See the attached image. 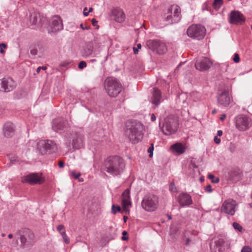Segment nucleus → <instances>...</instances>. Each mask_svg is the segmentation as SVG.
I'll return each instance as SVG.
<instances>
[{
	"label": "nucleus",
	"instance_id": "58836bf2",
	"mask_svg": "<svg viewBox=\"0 0 252 252\" xmlns=\"http://www.w3.org/2000/svg\"><path fill=\"white\" fill-rule=\"evenodd\" d=\"M57 230L58 231L61 233V234L62 235V233L63 231H64V227L63 225L60 224L57 227Z\"/></svg>",
	"mask_w": 252,
	"mask_h": 252
},
{
	"label": "nucleus",
	"instance_id": "37998d69",
	"mask_svg": "<svg viewBox=\"0 0 252 252\" xmlns=\"http://www.w3.org/2000/svg\"><path fill=\"white\" fill-rule=\"evenodd\" d=\"M205 190L206 191H207L208 192H209V193L212 192V189L211 188V186L210 185H208V186H207L205 187Z\"/></svg>",
	"mask_w": 252,
	"mask_h": 252
},
{
	"label": "nucleus",
	"instance_id": "1a4fd4ad",
	"mask_svg": "<svg viewBox=\"0 0 252 252\" xmlns=\"http://www.w3.org/2000/svg\"><path fill=\"white\" fill-rule=\"evenodd\" d=\"M205 33L206 29L201 25H192L187 30V34L189 37L197 40L202 39Z\"/></svg>",
	"mask_w": 252,
	"mask_h": 252
},
{
	"label": "nucleus",
	"instance_id": "ea45409f",
	"mask_svg": "<svg viewBox=\"0 0 252 252\" xmlns=\"http://www.w3.org/2000/svg\"><path fill=\"white\" fill-rule=\"evenodd\" d=\"M7 45L4 43H0V53H3L4 52L3 49H5Z\"/></svg>",
	"mask_w": 252,
	"mask_h": 252
},
{
	"label": "nucleus",
	"instance_id": "5701e85b",
	"mask_svg": "<svg viewBox=\"0 0 252 252\" xmlns=\"http://www.w3.org/2000/svg\"><path fill=\"white\" fill-rule=\"evenodd\" d=\"M94 45L92 42L86 43L82 52L83 56L84 57H88L92 55L93 57H97L99 52L94 51L93 52Z\"/></svg>",
	"mask_w": 252,
	"mask_h": 252
},
{
	"label": "nucleus",
	"instance_id": "8fccbe9b",
	"mask_svg": "<svg viewBox=\"0 0 252 252\" xmlns=\"http://www.w3.org/2000/svg\"><path fill=\"white\" fill-rule=\"evenodd\" d=\"M87 10V7H85L84 9V11H83V14L85 16H87L89 15V12H87L86 11V10Z\"/></svg>",
	"mask_w": 252,
	"mask_h": 252
},
{
	"label": "nucleus",
	"instance_id": "6e6552de",
	"mask_svg": "<svg viewBox=\"0 0 252 252\" xmlns=\"http://www.w3.org/2000/svg\"><path fill=\"white\" fill-rule=\"evenodd\" d=\"M146 46L153 52L162 55L167 51V47L165 44L159 40H149L146 42Z\"/></svg>",
	"mask_w": 252,
	"mask_h": 252
},
{
	"label": "nucleus",
	"instance_id": "a18cd8bd",
	"mask_svg": "<svg viewBox=\"0 0 252 252\" xmlns=\"http://www.w3.org/2000/svg\"><path fill=\"white\" fill-rule=\"evenodd\" d=\"M214 141L216 144H219L220 142V139L218 138L217 136L214 137Z\"/></svg>",
	"mask_w": 252,
	"mask_h": 252
},
{
	"label": "nucleus",
	"instance_id": "774afa93",
	"mask_svg": "<svg viewBox=\"0 0 252 252\" xmlns=\"http://www.w3.org/2000/svg\"><path fill=\"white\" fill-rule=\"evenodd\" d=\"M93 8H92V7H90V8H89V12H90L92 11H93Z\"/></svg>",
	"mask_w": 252,
	"mask_h": 252
},
{
	"label": "nucleus",
	"instance_id": "9d476101",
	"mask_svg": "<svg viewBox=\"0 0 252 252\" xmlns=\"http://www.w3.org/2000/svg\"><path fill=\"white\" fill-rule=\"evenodd\" d=\"M37 149L41 155L55 152L57 149L56 143L52 140H41L37 143Z\"/></svg>",
	"mask_w": 252,
	"mask_h": 252
},
{
	"label": "nucleus",
	"instance_id": "dca6fc26",
	"mask_svg": "<svg viewBox=\"0 0 252 252\" xmlns=\"http://www.w3.org/2000/svg\"><path fill=\"white\" fill-rule=\"evenodd\" d=\"M121 203L124 211L126 213H129V207L131 206V201L130 196V190L126 189L123 193L121 198Z\"/></svg>",
	"mask_w": 252,
	"mask_h": 252
},
{
	"label": "nucleus",
	"instance_id": "69168bd1",
	"mask_svg": "<svg viewBox=\"0 0 252 252\" xmlns=\"http://www.w3.org/2000/svg\"><path fill=\"white\" fill-rule=\"evenodd\" d=\"M66 65H67V63H62V64H61V65H62V66H63V67L66 66Z\"/></svg>",
	"mask_w": 252,
	"mask_h": 252
},
{
	"label": "nucleus",
	"instance_id": "aec40b11",
	"mask_svg": "<svg viewBox=\"0 0 252 252\" xmlns=\"http://www.w3.org/2000/svg\"><path fill=\"white\" fill-rule=\"evenodd\" d=\"M212 65V62L207 58H202L198 60L195 64L197 69L204 71L208 69Z\"/></svg>",
	"mask_w": 252,
	"mask_h": 252
},
{
	"label": "nucleus",
	"instance_id": "4c0bfd02",
	"mask_svg": "<svg viewBox=\"0 0 252 252\" xmlns=\"http://www.w3.org/2000/svg\"><path fill=\"white\" fill-rule=\"evenodd\" d=\"M233 61L236 63H238L240 62L239 55L237 53L234 54V58H233Z\"/></svg>",
	"mask_w": 252,
	"mask_h": 252
},
{
	"label": "nucleus",
	"instance_id": "0e129e2a",
	"mask_svg": "<svg viewBox=\"0 0 252 252\" xmlns=\"http://www.w3.org/2000/svg\"><path fill=\"white\" fill-rule=\"evenodd\" d=\"M230 151L231 153H234V149H232V148H230Z\"/></svg>",
	"mask_w": 252,
	"mask_h": 252
},
{
	"label": "nucleus",
	"instance_id": "de8ad7c7",
	"mask_svg": "<svg viewBox=\"0 0 252 252\" xmlns=\"http://www.w3.org/2000/svg\"><path fill=\"white\" fill-rule=\"evenodd\" d=\"M37 51L36 49H32L31 50V54L32 55H35L37 54Z\"/></svg>",
	"mask_w": 252,
	"mask_h": 252
},
{
	"label": "nucleus",
	"instance_id": "680f3d73",
	"mask_svg": "<svg viewBox=\"0 0 252 252\" xmlns=\"http://www.w3.org/2000/svg\"><path fill=\"white\" fill-rule=\"evenodd\" d=\"M8 237L9 239H11V238H12V237H13V235H12V234H9L8 235Z\"/></svg>",
	"mask_w": 252,
	"mask_h": 252
},
{
	"label": "nucleus",
	"instance_id": "2eb2a0df",
	"mask_svg": "<svg viewBox=\"0 0 252 252\" xmlns=\"http://www.w3.org/2000/svg\"><path fill=\"white\" fill-rule=\"evenodd\" d=\"M228 21L231 24L241 25L244 23L245 18L240 12L234 10L230 12Z\"/></svg>",
	"mask_w": 252,
	"mask_h": 252
},
{
	"label": "nucleus",
	"instance_id": "79ce46f5",
	"mask_svg": "<svg viewBox=\"0 0 252 252\" xmlns=\"http://www.w3.org/2000/svg\"><path fill=\"white\" fill-rule=\"evenodd\" d=\"M169 189L170 191L172 192L176 191V188L175 187V185L174 184H171L169 187Z\"/></svg>",
	"mask_w": 252,
	"mask_h": 252
},
{
	"label": "nucleus",
	"instance_id": "4468645a",
	"mask_svg": "<svg viewBox=\"0 0 252 252\" xmlns=\"http://www.w3.org/2000/svg\"><path fill=\"white\" fill-rule=\"evenodd\" d=\"M69 124L68 122L62 118L55 119L52 122V128L57 132L62 133L68 130Z\"/></svg>",
	"mask_w": 252,
	"mask_h": 252
},
{
	"label": "nucleus",
	"instance_id": "473e14b6",
	"mask_svg": "<svg viewBox=\"0 0 252 252\" xmlns=\"http://www.w3.org/2000/svg\"><path fill=\"white\" fill-rule=\"evenodd\" d=\"M62 237H63V239L64 240V242L66 244H68L69 243V239L67 237V236L66 235L65 231H63L62 235Z\"/></svg>",
	"mask_w": 252,
	"mask_h": 252
},
{
	"label": "nucleus",
	"instance_id": "e433bc0d",
	"mask_svg": "<svg viewBox=\"0 0 252 252\" xmlns=\"http://www.w3.org/2000/svg\"><path fill=\"white\" fill-rule=\"evenodd\" d=\"M86 66L87 63L85 61H81L78 64V68L80 69H83Z\"/></svg>",
	"mask_w": 252,
	"mask_h": 252
},
{
	"label": "nucleus",
	"instance_id": "5fc2aeb1",
	"mask_svg": "<svg viewBox=\"0 0 252 252\" xmlns=\"http://www.w3.org/2000/svg\"><path fill=\"white\" fill-rule=\"evenodd\" d=\"M208 178H209V179L212 180H212H214V179L215 177L212 174H209L208 175Z\"/></svg>",
	"mask_w": 252,
	"mask_h": 252
},
{
	"label": "nucleus",
	"instance_id": "c9c22d12",
	"mask_svg": "<svg viewBox=\"0 0 252 252\" xmlns=\"http://www.w3.org/2000/svg\"><path fill=\"white\" fill-rule=\"evenodd\" d=\"M241 252H252V250L249 246H244L242 249Z\"/></svg>",
	"mask_w": 252,
	"mask_h": 252
},
{
	"label": "nucleus",
	"instance_id": "20e7f679",
	"mask_svg": "<svg viewBox=\"0 0 252 252\" xmlns=\"http://www.w3.org/2000/svg\"><path fill=\"white\" fill-rule=\"evenodd\" d=\"M158 197L152 193L145 195L141 202L142 207L147 212H153L158 206Z\"/></svg>",
	"mask_w": 252,
	"mask_h": 252
},
{
	"label": "nucleus",
	"instance_id": "ddd939ff",
	"mask_svg": "<svg viewBox=\"0 0 252 252\" xmlns=\"http://www.w3.org/2000/svg\"><path fill=\"white\" fill-rule=\"evenodd\" d=\"M45 181L42 173H33L24 176L22 179L23 183H27L31 185L41 184Z\"/></svg>",
	"mask_w": 252,
	"mask_h": 252
},
{
	"label": "nucleus",
	"instance_id": "b1692460",
	"mask_svg": "<svg viewBox=\"0 0 252 252\" xmlns=\"http://www.w3.org/2000/svg\"><path fill=\"white\" fill-rule=\"evenodd\" d=\"M52 32H56L63 29L62 20L58 16L53 17L51 24Z\"/></svg>",
	"mask_w": 252,
	"mask_h": 252
},
{
	"label": "nucleus",
	"instance_id": "423d86ee",
	"mask_svg": "<svg viewBox=\"0 0 252 252\" xmlns=\"http://www.w3.org/2000/svg\"><path fill=\"white\" fill-rule=\"evenodd\" d=\"M181 17V8L178 5L171 6L164 16L167 24L177 23L180 20Z\"/></svg>",
	"mask_w": 252,
	"mask_h": 252
},
{
	"label": "nucleus",
	"instance_id": "49530a36",
	"mask_svg": "<svg viewBox=\"0 0 252 252\" xmlns=\"http://www.w3.org/2000/svg\"><path fill=\"white\" fill-rule=\"evenodd\" d=\"M80 28L82 30H88L90 29V27H89V26L84 27V26H83V25L82 24H80Z\"/></svg>",
	"mask_w": 252,
	"mask_h": 252
},
{
	"label": "nucleus",
	"instance_id": "412c9836",
	"mask_svg": "<svg viewBox=\"0 0 252 252\" xmlns=\"http://www.w3.org/2000/svg\"><path fill=\"white\" fill-rule=\"evenodd\" d=\"M178 201L182 207L189 206L193 203L191 196L187 192L180 193L178 197Z\"/></svg>",
	"mask_w": 252,
	"mask_h": 252
},
{
	"label": "nucleus",
	"instance_id": "09e8293b",
	"mask_svg": "<svg viewBox=\"0 0 252 252\" xmlns=\"http://www.w3.org/2000/svg\"><path fill=\"white\" fill-rule=\"evenodd\" d=\"M59 166L60 168H63L64 167V162L63 161H59Z\"/></svg>",
	"mask_w": 252,
	"mask_h": 252
},
{
	"label": "nucleus",
	"instance_id": "c85d7f7f",
	"mask_svg": "<svg viewBox=\"0 0 252 252\" xmlns=\"http://www.w3.org/2000/svg\"><path fill=\"white\" fill-rule=\"evenodd\" d=\"M121 208L119 206H115L113 204L112 206L111 211L113 214H116L117 212H121Z\"/></svg>",
	"mask_w": 252,
	"mask_h": 252
},
{
	"label": "nucleus",
	"instance_id": "9b49d317",
	"mask_svg": "<svg viewBox=\"0 0 252 252\" xmlns=\"http://www.w3.org/2000/svg\"><path fill=\"white\" fill-rule=\"evenodd\" d=\"M237 207L238 204L236 201L232 199L229 198L223 202L220 211L221 213L232 216L234 215Z\"/></svg>",
	"mask_w": 252,
	"mask_h": 252
},
{
	"label": "nucleus",
	"instance_id": "0eeeda50",
	"mask_svg": "<svg viewBox=\"0 0 252 252\" xmlns=\"http://www.w3.org/2000/svg\"><path fill=\"white\" fill-rule=\"evenodd\" d=\"M179 125L177 117L173 116H169L164 120L162 131L165 135H170L175 133L178 129Z\"/></svg>",
	"mask_w": 252,
	"mask_h": 252
},
{
	"label": "nucleus",
	"instance_id": "a19ab883",
	"mask_svg": "<svg viewBox=\"0 0 252 252\" xmlns=\"http://www.w3.org/2000/svg\"><path fill=\"white\" fill-rule=\"evenodd\" d=\"M71 175L76 179H79V177L81 176V174L80 173H76L74 171H72L71 172Z\"/></svg>",
	"mask_w": 252,
	"mask_h": 252
},
{
	"label": "nucleus",
	"instance_id": "393cba45",
	"mask_svg": "<svg viewBox=\"0 0 252 252\" xmlns=\"http://www.w3.org/2000/svg\"><path fill=\"white\" fill-rule=\"evenodd\" d=\"M112 14L114 17V20L117 22L122 23L125 19V15L124 11L119 8L113 9Z\"/></svg>",
	"mask_w": 252,
	"mask_h": 252
},
{
	"label": "nucleus",
	"instance_id": "f8f14e48",
	"mask_svg": "<svg viewBox=\"0 0 252 252\" xmlns=\"http://www.w3.org/2000/svg\"><path fill=\"white\" fill-rule=\"evenodd\" d=\"M20 236V241L22 245H32L34 242V234L29 229L25 228L17 233Z\"/></svg>",
	"mask_w": 252,
	"mask_h": 252
},
{
	"label": "nucleus",
	"instance_id": "6ab92c4d",
	"mask_svg": "<svg viewBox=\"0 0 252 252\" xmlns=\"http://www.w3.org/2000/svg\"><path fill=\"white\" fill-rule=\"evenodd\" d=\"M69 138V141L72 140V145L73 148L79 149L83 146L84 137L81 134L73 133Z\"/></svg>",
	"mask_w": 252,
	"mask_h": 252
},
{
	"label": "nucleus",
	"instance_id": "72a5a7b5",
	"mask_svg": "<svg viewBox=\"0 0 252 252\" xmlns=\"http://www.w3.org/2000/svg\"><path fill=\"white\" fill-rule=\"evenodd\" d=\"M141 48V45L138 43L136 45V47H133V52L134 54H137L138 52L139 49Z\"/></svg>",
	"mask_w": 252,
	"mask_h": 252
},
{
	"label": "nucleus",
	"instance_id": "864d4df0",
	"mask_svg": "<svg viewBox=\"0 0 252 252\" xmlns=\"http://www.w3.org/2000/svg\"><path fill=\"white\" fill-rule=\"evenodd\" d=\"M226 115L225 114H223L222 115H221L220 117V119L221 121H223V120H225V119L226 118Z\"/></svg>",
	"mask_w": 252,
	"mask_h": 252
},
{
	"label": "nucleus",
	"instance_id": "052dcab7",
	"mask_svg": "<svg viewBox=\"0 0 252 252\" xmlns=\"http://www.w3.org/2000/svg\"><path fill=\"white\" fill-rule=\"evenodd\" d=\"M90 62L93 63L96 62V60L95 59H92V60H91L90 61Z\"/></svg>",
	"mask_w": 252,
	"mask_h": 252
},
{
	"label": "nucleus",
	"instance_id": "bf43d9fd",
	"mask_svg": "<svg viewBox=\"0 0 252 252\" xmlns=\"http://www.w3.org/2000/svg\"><path fill=\"white\" fill-rule=\"evenodd\" d=\"M189 242H190V239H189V238H187V240H186V244L187 245H189Z\"/></svg>",
	"mask_w": 252,
	"mask_h": 252
},
{
	"label": "nucleus",
	"instance_id": "7c9ffc66",
	"mask_svg": "<svg viewBox=\"0 0 252 252\" xmlns=\"http://www.w3.org/2000/svg\"><path fill=\"white\" fill-rule=\"evenodd\" d=\"M233 226L235 230H238L239 232H242L243 230L242 226L237 222H233Z\"/></svg>",
	"mask_w": 252,
	"mask_h": 252
},
{
	"label": "nucleus",
	"instance_id": "338daca9",
	"mask_svg": "<svg viewBox=\"0 0 252 252\" xmlns=\"http://www.w3.org/2000/svg\"><path fill=\"white\" fill-rule=\"evenodd\" d=\"M123 235H126L127 234V232L126 231H124L122 233Z\"/></svg>",
	"mask_w": 252,
	"mask_h": 252
},
{
	"label": "nucleus",
	"instance_id": "3c124183",
	"mask_svg": "<svg viewBox=\"0 0 252 252\" xmlns=\"http://www.w3.org/2000/svg\"><path fill=\"white\" fill-rule=\"evenodd\" d=\"M92 25L94 26H95L96 24H97V21L96 20V19L94 18L92 20Z\"/></svg>",
	"mask_w": 252,
	"mask_h": 252
},
{
	"label": "nucleus",
	"instance_id": "bb28decb",
	"mask_svg": "<svg viewBox=\"0 0 252 252\" xmlns=\"http://www.w3.org/2000/svg\"><path fill=\"white\" fill-rule=\"evenodd\" d=\"M161 96L160 91L158 89L154 88L152 100V103L156 105H158L160 103Z\"/></svg>",
	"mask_w": 252,
	"mask_h": 252
},
{
	"label": "nucleus",
	"instance_id": "cd10ccee",
	"mask_svg": "<svg viewBox=\"0 0 252 252\" xmlns=\"http://www.w3.org/2000/svg\"><path fill=\"white\" fill-rule=\"evenodd\" d=\"M222 4V0H214L213 6L217 10L219 9Z\"/></svg>",
	"mask_w": 252,
	"mask_h": 252
},
{
	"label": "nucleus",
	"instance_id": "39448f33",
	"mask_svg": "<svg viewBox=\"0 0 252 252\" xmlns=\"http://www.w3.org/2000/svg\"><path fill=\"white\" fill-rule=\"evenodd\" d=\"M234 121L236 128L240 131H246L252 126V120L245 115H237Z\"/></svg>",
	"mask_w": 252,
	"mask_h": 252
},
{
	"label": "nucleus",
	"instance_id": "f3484780",
	"mask_svg": "<svg viewBox=\"0 0 252 252\" xmlns=\"http://www.w3.org/2000/svg\"><path fill=\"white\" fill-rule=\"evenodd\" d=\"M232 101V98L228 91H224L218 95V102L220 105L226 107Z\"/></svg>",
	"mask_w": 252,
	"mask_h": 252
},
{
	"label": "nucleus",
	"instance_id": "c756f323",
	"mask_svg": "<svg viewBox=\"0 0 252 252\" xmlns=\"http://www.w3.org/2000/svg\"><path fill=\"white\" fill-rule=\"evenodd\" d=\"M224 242L225 241L223 239H219L215 242L216 246L218 247H222Z\"/></svg>",
	"mask_w": 252,
	"mask_h": 252
},
{
	"label": "nucleus",
	"instance_id": "a211bd4d",
	"mask_svg": "<svg viewBox=\"0 0 252 252\" xmlns=\"http://www.w3.org/2000/svg\"><path fill=\"white\" fill-rule=\"evenodd\" d=\"M0 84L1 88L6 92L12 91L16 86V83L11 78H3L0 79Z\"/></svg>",
	"mask_w": 252,
	"mask_h": 252
},
{
	"label": "nucleus",
	"instance_id": "a878e982",
	"mask_svg": "<svg viewBox=\"0 0 252 252\" xmlns=\"http://www.w3.org/2000/svg\"><path fill=\"white\" fill-rule=\"evenodd\" d=\"M170 149L173 153L181 155L185 152L186 147L181 143H176L172 145Z\"/></svg>",
	"mask_w": 252,
	"mask_h": 252
},
{
	"label": "nucleus",
	"instance_id": "6e6d98bb",
	"mask_svg": "<svg viewBox=\"0 0 252 252\" xmlns=\"http://www.w3.org/2000/svg\"><path fill=\"white\" fill-rule=\"evenodd\" d=\"M222 131L221 130H220L218 131V132H217L218 136H220L222 135Z\"/></svg>",
	"mask_w": 252,
	"mask_h": 252
},
{
	"label": "nucleus",
	"instance_id": "4d7b16f0",
	"mask_svg": "<svg viewBox=\"0 0 252 252\" xmlns=\"http://www.w3.org/2000/svg\"><path fill=\"white\" fill-rule=\"evenodd\" d=\"M212 182L214 183H217L219 182V178H216L214 180H212Z\"/></svg>",
	"mask_w": 252,
	"mask_h": 252
},
{
	"label": "nucleus",
	"instance_id": "603ef678",
	"mask_svg": "<svg viewBox=\"0 0 252 252\" xmlns=\"http://www.w3.org/2000/svg\"><path fill=\"white\" fill-rule=\"evenodd\" d=\"M156 119V117L155 115L154 114H152L151 115V120L152 121H155Z\"/></svg>",
	"mask_w": 252,
	"mask_h": 252
},
{
	"label": "nucleus",
	"instance_id": "f704fd0d",
	"mask_svg": "<svg viewBox=\"0 0 252 252\" xmlns=\"http://www.w3.org/2000/svg\"><path fill=\"white\" fill-rule=\"evenodd\" d=\"M153 151H154V147L153 144L151 145V146L148 149V152L149 153V157L152 158L153 155Z\"/></svg>",
	"mask_w": 252,
	"mask_h": 252
},
{
	"label": "nucleus",
	"instance_id": "4be33fe9",
	"mask_svg": "<svg viewBox=\"0 0 252 252\" xmlns=\"http://www.w3.org/2000/svg\"><path fill=\"white\" fill-rule=\"evenodd\" d=\"M15 126L14 125L10 122H6L3 126V133L4 136L6 138L12 137L15 133Z\"/></svg>",
	"mask_w": 252,
	"mask_h": 252
},
{
	"label": "nucleus",
	"instance_id": "2f4dec72",
	"mask_svg": "<svg viewBox=\"0 0 252 252\" xmlns=\"http://www.w3.org/2000/svg\"><path fill=\"white\" fill-rule=\"evenodd\" d=\"M30 22L31 23L33 24H36L37 22V16L34 14H32L30 16Z\"/></svg>",
	"mask_w": 252,
	"mask_h": 252
},
{
	"label": "nucleus",
	"instance_id": "7ed1b4c3",
	"mask_svg": "<svg viewBox=\"0 0 252 252\" xmlns=\"http://www.w3.org/2000/svg\"><path fill=\"white\" fill-rule=\"evenodd\" d=\"M105 89L111 97H116L122 90L121 83L115 78H107L105 81Z\"/></svg>",
	"mask_w": 252,
	"mask_h": 252
},
{
	"label": "nucleus",
	"instance_id": "e2e57ef3",
	"mask_svg": "<svg viewBox=\"0 0 252 252\" xmlns=\"http://www.w3.org/2000/svg\"><path fill=\"white\" fill-rule=\"evenodd\" d=\"M127 219V217L124 216V220L125 222L126 221Z\"/></svg>",
	"mask_w": 252,
	"mask_h": 252
},
{
	"label": "nucleus",
	"instance_id": "f257e3e1",
	"mask_svg": "<svg viewBox=\"0 0 252 252\" xmlns=\"http://www.w3.org/2000/svg\"><path fill=\"white\" fill-rule=\"evenodd\" d=\"M125 167L124 160L119 156H110L104 160L102 169L113 176L121 175Z\"/></svg>",
	"mask_w": 252,
	"mask_h": 252
},
{
	"label": "nucleus",
	"instance_id": "c03bdc74",
	"mask_svg": "<svg viewBox=\"0 0 252 252\" xmlns=\"http://www.w3.org/2000/svg\"><path fill=\"white\" fill-rule=\"evenodd\" d=\"M47 69V67L45 66H39L38 67H37V69H36V72L37 73H39L40 71V70H46Z\"/></svg>",
	"mask_w": 252,
	"mask_h": 252
},
{
	"label": "nucleus",
	"instance_id": "f03ea898",
	"mask_svg": "<svg viewBox=\"0 0 252 252\" xmlns=\"http://www.w3.org/2000/svg\"><path fill=\"white\" fill-rule=\"evenodd\" d=\"M143 126L138 122L130 121L126 124V135L132 143H137L142 138Z\"/></svg>",
	"mask_w": 252,
	"mask_h": 252
},
{
	"label": "nucleus",
	"instance_id": "13d9d810",
	"mask_svg": "<svg viewBox=\"0 0 252 252\" xmlns=\"http://www.w3.org/2000/svg\"><path fill=\"white\" fill-rule=\"evenodd\" d=\"M128 237H125V236H123V237H122V239L123 240H124V241L127 240H128Z\"/></svg>",
	"mask_w": 252,
	"mask_h": 252
}]
</instances>
